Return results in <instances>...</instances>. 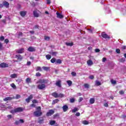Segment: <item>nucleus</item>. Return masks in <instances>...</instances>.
<instances>
[{
	"mask_svg": "<svg viewBox=\"0 0 126 126\" xmlns=\"http://www.w3.org/2000/svg\"><path fill=\"white\" fill-rule=\"evenodd\" d=\"M65 44L66 46H70V47L73 46V43L72 42H66Z\"/></svg>",
	"mask_w": 126,
	"mask_h": 126,
	"instance_id": "obj_26",
	"label": "nucleus"
},
{
	"mask_svg": "<svg viewBox=\"0 0 126 126\" xmlns=\"http://www.w3.org/2000/svg\"><path fill=\"white\" fill-rule=\"evenodd\" d=\"M78 111V108L75 107L73 109L71 110L72 113H75V112H77Z\"/></svg>",
	"mask_w": 126,
	"mask_h": 126,
	"instance_id": "obj_28",
	"label": "nucleus"
},
{
	"mask_svg": "<svg viewBox=\"0 0 126 126\" xmlns=\"http://www.w3.org/2000/svg\"><path fill=\"white\" fill-rule=\"evenodd\" d=\"M20 15L22 16V17H24L25 15H26L27 12L22 11L20 12Z\"/></svg>",
	"mask_w": 126,
	"mask_h": 126,
	"instance_id": "obj_18",
	"label": "nucleus"
},
{
	"mask_svg": "<svg viewBox=\"0 0 126 126\" xmlns=\"http://www.w3.org/2000/svg\"><path fill=\"white\" fill-rule=\"evenodd\" d=\"M51 55H52V56H57V55H58V53L57 52H52L51 53Z\"/></svg>",
	"mask_w": 126,
	"mask_h": 126,
	"instance_id": "obj_39",
	"label": "nucleus"
},
{
	"mask_svg": "<svg viewBox=\"0 0 126 126\" xmlns=\"http://www.w3.org/2000/svg\"><path fill=\"white\" fill-rule=\"evenodd\" d=\"M56 14L57 15L58 18H63V15H62L61 13H59L58 12L56 13Z\"/></svg>",
	"mask_w": 126,
	"mask_h": 126,
	"instance_id": "obj_15",
	"label": "nucleus"
},
{
	"mask_svg": "<svg viewBox=\"0 0 126 126\" xmlns=\"http://www.w3.org/2000/svg\"><path fill=\"white\" fill-rule=\"evenodd\" d=\"M50 68L49 67H46V66H42V69L44 70H48V69H49Z\"/></svg>",
	"mask_w": 126,
	"mask_h": 126,
	"instance_id": "obj_34",
	"label": "nucleus"
},
{
	"mask_svg": "<svg viewBox=\"0 0 126 126\" xmlns=\"http://www.w3.org/2000/svg\"><path fill=\"white\" fill-rule=\"evenodd\" d=\"M33 14L34 17H39L42 14V13L38 10L36 9L33 11Z\"/></svg>",
	"mask_w": 126,
	"mask_h": 126,
	"instance_id": "obj_2",
	"label": "nucleus"
},
{
	"mask_svg": "<svg viewBox=\"0 0 126 126\" xmlns=\"http://www.w3.org/2000/svg\"><path fill=\"white\" fill-rule=\"evenodd\" d=\"M95 85L96 86H100V85H101V82H99V81H96Z\"/></svg>",
	"mask_w": 126,
	"mask_h": 126,
	"instance_id": "obj_27",
	"label": "nucleus"
},
{
	"mask_svg": "<svg viewBox=\"0 0 126 126\" xmlns=\"http://www.w3.org/2000/svg\"><path fill=\"white\" fill-rule=\"evenodd\" d=\"M11 87H12V88H14V89H15L16 88V86H15L14 83L11 84Z\"/></svg>",
	"mask_w": 126,
	"mask_h": 126,
	"instance_id": "obj_40",
	"label": "nucleus"
},
{
	"mask_svg": "<svg viewBox=\"0 0 126 126\" xmlns=\"http://www.w3.org/2000/svg\"><path fill=\"white\" fill-rule=\"evenodd\" d=\"M101 36L102 38H104V39H110V36L108 35L105 32H102L101 33Z\"/></svg>",
	"mask_w": 126,
	"mask_h": 126,
	"instance_id": "obj_8",
	"label": "nucleus"
},
{
	"mask_svg": "<svg viewBox=\"0 0 126 126\" xmlns=\"http://www.w3.org/2000/svg\"><path fill=\"white\" fill-rule=\"evenodd\" d=\"M48 81V80L40 79L37 82V83H41V84H42V83H45V84H47Z\"/></svg>",
	"mask_w": 126,
	"mask_h": 126,
	"instance_id": "obj_6",
	"label": "nucleus"
},
{
	"mask_svg": "<svg viewBox=\"0 0 126 126\" xmlns=\"http://www.w3.org/2000/svg\"><path fill=\"white\" fill-rule=\"evenodd\" d=\"M46 58L47 60H51V59L52 58V56L48 54L46 55Z\"/></svg>",
	"mask_w": 126,
	"mask_h": 126,
	"instance_id": "obj_30",
	"label": "nucleus"
},
{
	"mask_svg": "<svg viewBox=\"0 0 126 126\" xmlns=\"http://www.w3.org/2000/svg\"><path fill=\"white\" fill-rule=\"evenodd\" d=\"M57 117H59V114H56L54 115V119H56V118H57Z\"/></svg>",
	"mask_w": 126,
	"mask_h": 126,
	"instance_id": "obj_54",
	"label": "nucleus"
},
{
	"mask_svg": "<svg viewBox=\"0 0 126 126\" xmlns=\"http://www.w3.org/2000/svg\"><path fill=\"white\" fill-rule=\"evenodd\" d=\"M71 74L72 76H76V73L75 72H72Z\"/></svg>",
	"mask_w": 126,
	"mask_h": 126,
	"instance_id": "obj_44",
	"label": "nucleus"
},
{
	"mask_svg": "<svg viewBox=\"0 0 126 126\" xmlns=\"http://www.w3.org/2000/svg\"><path fill=\"white\" fill-rule=\"evenodd\" d=\"M11 78H17V74H12L10 75Z\"/></svg>",
	"mask_w": 126,
	"mask_h": 126,
	"instance_id": "obj_21",
	"label": "nucleus"
},
{
	"mask_svg": "<svg viewBox=\"0 0 126 126\" xmlns=\"http://www.w3.org/2000/svg\"><path fill=\"white\" fill-rule=\"evenodd\" d=\"M27 65H31V62L29 61L27 63Z\"/></svg>",
	"mask_w": 126,
	"mask_h": 126,
	"instance_id": "obj_55",
	"label": "nucleus"
},
{
	"mask_svg": "<svg viewBox=\"0 0 126 126\" xmlns=\"http://www.w3.org/2000/svg\"><path fill=\"white\" fill-rule=\"evenodd\" d=\"M32 99H33V95L32 94H31L30 96L28 97V98L26 99V102H27V103H29Z\"/></svg>",
	"mask_w": 126,
	"mask_h": 126,
	"instance_id": "obj_10",
	"label": "nucleus"
},
{
	"mask_svg": "<svg viewBox=\"0 0 126 126\" xmlns=\"http://www.w3.org/2000/svg\"><path fill=\"white\" fill-rule=\"evenodd\" d=\"M11 100H12V98L10 97H5L3 99V101H11Z\"/></svg>",
	"mask_w": 126,
	"mask_h": 126,
	"instance_id": "obj_20",
	"label": "nucleus"
},
{
	"mask_svg": "<svg viewBox=\"0 0 126 126\" xmlns=\"http://www.w3.org/2000/svg\"><path fill=\"white\" fill-rule=\"evenodd\" d=\"M88 30L90 31V33H92L93 30H94V28L89 29Z\"/></svg>",
	"mask_w": 126,
	"mask_h": 126,
	"instance_id": "obj_48",
	"label": "nucleus"
},
{
	"mask_svg": "<svg viewBox=\"0 0 126 126\" xmlns=\"http://www.w3.org/2000/svg\"><path fill=\"white\" fill-rule=\"evenodd\" d=\"M44 39L46 40V41H49V40H50V37L45 36L44 37Z\"/></svg>",
	"mask_w": 126,
	"mask_h": 126,
	"instance_id": "obj_43",
	"label": "nucleus"
},
{
	"mask_svg": "<svg viewBox=\"0 0 126 126\" xmlns=\"http://www.w3.org/2000/svg\"><path fill=\"white\" fill-rule=\"evenodd\" d=\"M87 64L88 65H89L90 66H91V65H92L93 64V62L92 60H88L87 62Z\"/></svg>",
	"mask_w": 126,
	"mask_h": 126,
	"instance_id": "obj_16",
	"label": "nucleus"
},
{
	"mask_svg": "<svg viewBox=\"0 0 126 126\" xmlns=\"http://www.w3.org/2000/svg\"><path fill=\"white\" fill-rule=\"evenodd\" d=\"M116 52L117 53V54H120L121 53V50H120L119 49H117L116 50Z\"/></svg>",
	"mask_w": 126,
	"mask_h": 126,
	"instance_id": "obj_47",
	"label": "nucleus"
},
{
	"mask_svg": "<svg viewBox=\"0 0 126 126\" xmlns=\"http://www.w3.org/2000/svg\"><path fill=\"white\" fill-rule=\"evenodd\" d=\"M62 109L63 112H66V111L68 110V106H67L66 105H64L63 106Z\"/></svg>",
	"mask_w": 126,
	"mask_h": 126,
	"instance_id": "obj_11",
	"label": "nucleus"
},
{
	"mask_svg": "<svg viewBox=\"0 0 126 126\" xmlns=\"http://www.w3.org/2000/svg\"><path fill=\"white\" fill-rule=\"evenodd\" d=\"M119 94H121V95H124L125 94V91L124 90H121L119 92Z\"/></svg>",
	"mask_w": 126,
	"mask_h": 126,
	"instance_id": "obj_41",
	"label": "nucleus"
},
{
	"mask_svg": "<svg viewBox=\"0 0 126 126\" xmlns=\"http://www.w3.org/2000/svg\"><path fill=\"white\" fill-rule=\"evenodd\" d=\"M41 76V73H40L39 72H37L36 73V76L39 77Z\"/></svg>",
	"mask_w": 126,
	"mask_h": 126,
	"instance_id": "obj_49",
	"label": "nucleus"
},
{
	"mask_svg": "<svg viewBox=\"0 0 126 126\" xmlns=\"http://www.w3.org/2000/svg\"><path fill=\"white\" fill-rule=\"evenodd\" d=\"M36 111L33 112V114L35 117H40L42 115V112H41V107L38 106L36 108Z\"/></svg>",
	"mask_w": 126,
	"mask_h": 126,
	"instance_id": "obj_1",
	"label": "nucleus"
},
{
	"mask_svg": "<svg viewBox=\"0 0 126 126\" xmlns=\"http://www.w3.org/2000/svg\"><path fill=\"white\" fill-rule=\"evenodd\" d=\"M59 94L58 93L54 92L52 94V96L55 97V98H58Z\"/></svg>",
	"mask_w": 126,
	"mask_h": 126,
	"instance_id": "obj_19",
	"label": "nucleus"
},
{
	"mask_svg": "<svg viewBox=\"0 0 126 126\" xmlns=\"http://www.w3.org/2000/svg\"><path fill=\"white\" fill-rule=\"evenodd\" d=\"M120 62L121 63H124V62H126V59H125V58H122L120 60Z\"/></svg>",
	"mask_w": 126,
	"mask_h": 126,
	"instance_id": "obj_38",
	"label": "nucleus"
},
{
	"mask_svg": "<svg viewBox=\"0 0 126 126\" xmlns=\"http://www.w3.org/2000/svg\"><path fill=\"white\" fill-rule=\"evenodd\" d=\"M84 86L85 88H87V89H88V88H89V84H85L84 85Z\"/></svg>",
	"mask_w": 126,
	"mask_h": 126,
	"instance_id": "obj_37",
	"label": "nucleus"
},
{
	"mask_svg": "<svg viewBox=\"0 0 126 126\" xmlns=\"http://www.w3.org/2000/svg\"><path fill=\"white\" fill-rule=\"evenodd\" d=\"M3 6H5V7H6L7 8L9 6V3H8V2L5 1L3 2Z\"/></svg>",
	"mask_w": 126,
	"mask_h": 126,
	"instance_id": "obj_12",
	"label": "nucleus"
},
{
	"mask_svg": "<svg viewBox=\"0 0 126 126\" xmlns=\"http://www.w3.org/2000/svg\"><path fill=\"white\" fill-rule=\"evenodd\" d=\"M0 41H3V40H4V37H3V36H1V37H0Z\"/></svg>",
	"mask_w": 126,
	"mask_h": 126,
	"instance_id": "obj_57",
	"label": "nucleus"
},
{
	"mask_svg": "<svg viewBox=\"0 0 126 126\" xmlns=\"http://www.w3.org/2000/svg\"><path fill=\"white\" fill-rule=\"evenodd\" d=\"M36 71H42V68L40 66H37L35 68Z\"/></svg>",
	"mask_w": 126,
	"mask_h": 126,
	"instance_id": "obj_24",
	"label": "nucleus"
},
{
	"mask_svg": "<svg viewBox=\"0 0 126 126\" xmlns=\"http://www.w3.org/2000/svg\"><path fill=\"white\" fill-rule=\"evenodd\" d=\"M54 114H55V111L53 109H51L46 113V116L47 117H51V116L54 115Z\"/></svg>",
	"mask_w": 126,
	"mask_h": 126,
	"instance_id": "obj_3",
	"label": "nucleus"
},
{
	"mask_svg": "<svg viewBox=\"0 0 126 126\" xmlns=\"http://www.w3.org/2000/svg\"><path fill=\"white\" fill-rule=\"evenodd\" d=\"M28 51L29 52H35L36 51V48L33 46L29 47L28 48Z\"/></svg>",
	"mask_w": 126,
	"mask_h": 126,
	"instance_id": "obj_7",
	"label": "nucleus"
},
{
	"mask_svg": "<svg viewBox=\"0 0 126 126\" xmlns=\"http://www.w3.org/2000/svg\"><path fill=\"white\" fill-rule=\"evenodd\" d=\"M89 79H94V76L93 75H91L89 76Z\"/></svg>",
	"mask_w": 126,
	"mask_h": 126,
	"instance_id": "obj_51",
	"label": "nucleus"
},
{
	"mask_svg": "<svg viewBox=\"0 0 126 126\" xmlns=\"http://www.w3.org/2000/svg\"><path fill=\"white\" fill-rule=\"evenodd\" d=\"M82 100H83V98L82 97H80L79 99V102H80L82 101Z\"/></svg>",
	"mask_w": 126,
	"mask_h": 126,
	"instance_id": "obj_62",
	"label": "nucleus"
},
{
	"mask_svg": "<svg viewBox=\"0 0 126 126\" xmlns=\"http://www.w3.org/2000/svg\"><path fill=\"white\" fill-rule=\"evenodd\" d=\"M38 89H40V90H43V89H45L46 87V85L42 84H39L37 86Z\"/></svg>",
	"mask_w": 126,
	"mask_h": 126,
	"instance_id": "obj_5",
	"label": "nucleus"
},
{
	"mask_svg": "<svg viewBox=\"0 0 126 126\" xmlns=\"http://www.w3.org/2000/svg\"><path fill=\"white\" fill-rule=\"evenodd\" d=\"M111 82L112 84H113V85L117 84V81H116V80H111Z\"/></svg>",
	"mask_w": 126,
	"mask_h": 126,
	"instance_id": "obj_35",
	"label": "nucleus"
},
{
	"mask_svg": "<svg viewBox=\"0 0 126 126\" xmlns=\"http://www.w3.org/2000/svg\"><path fill=\"white\" fill-rule=\"evenodd\" d=\"M67 83L68 86H71V84H72V82L70 80L67 81Z\"/></svg>",
	"mask_w": 126,
	"mask_h": 126,
	"instance_id": "obj_31",
	"label": "nucleus"
},
{
	"mask_svg": "<svg viewBox=\"0 0 126 126\" xmlns=\"http://www.w3.org/2000/svg\"><path fill=\"white\" fill-rule=\"evenodd\" d=\"M21 97V96L19 94H17L16 96V99H19Z\"/></svg>",
	"mask_w": 126,
	"mask_h": 126,
	"instance_id": "obj_46",
	"label": "nucleus"
},
{
	"mask_svg": "<svg viewBox=\"0 0 126 126\" xmlns=\"http://www.w3.org/2000/svg\"><path fill=\"white\" fill-rule=\"evenodd\" d=\"M18 35L19 37H20V36H22V32H18Z\"/></svg>",
	"mask_w": 126,
	"mask_h": 126,
	"instance_id": "obj_59",
	"label": "nucleus"
},
{
	"mask_svg": "<svg viewBox=\"0 0 126 126\" xmlns=\"http://www.w3.org/2000/svg\"><path fill=\"white\" fill-rule=\"evenodd\" d=\"M56 63H60V64H61V63H62V60H60V59H58V60H56Z\"/></svg>",
	"mask_w": 126,
	"mask_h": 126,
	"instance_id": "obj_42",
	"label": "nucleus"
},
{
	"mask_svg": "<svg viewBox=\"0 0 126 126\" xmlns=\"http://www.w3.org/2000/svg\"><path fill=\"white\" fill-rule=\"evenodd\" d=\"M82 124H83V125H89V122L86 120H84L82 122Z\"/></svg>",
	"mask_w": 126,
	"mask_h": 126,
	"instance_id": "obj_33",
	"label": "nucleus"
},
{
	"mask_svg": "<svg viewBox=\"0 0 126 126\" xmlns=\"http://www.w3.org/2000/svg\"><path fill=\"white\" fill-rule=\"evenodd\" d=\"M12 117V116H11V115H8L7 116L8 119H11Z\"/></svg>",
	"mask_w": 126,
	"mask_h": 126,
	"instance_id": "obj_63",
	"label": "nucleus"
},
{
	"mask_svg": "<svg viewBox=\"0 0 126 126\" xmlns=\"http://www.w3.org/2000/svg\"><path fill=\"white\" fill-rule=\"evenodd\" d=\"M95 52L96 53H99V52H100V50H99V49H96L95 50Z\"/></svg>",
	"mask_w": 126,
	"mask_h": 126,
	"instance_id": "obj_60",
	"label": "nucleus"
},
{
	"mask_svg": "<svg viewBox=\"0 0 126 126\" xmlns=\"http://www.w3.org/2000/svg\"><path fill=\"white\" fill-rule=\"evenodd\" d=\"M76 116L77 117H79V116H80V113H79V112H77V113H76Z\"/></svg>",
	"mask_w": 126,
	"mask_h": 126,
	"instance_id": "obj_58",
	"label": "nucleus"
},
{
	"mask_svg": "<svg viewBox=\"0 0 126 126\" xmlns=\"http://www.w3.org/2000/svg\"><path fill=\"white\" fill-rule=\"evenodd\" d=\"M51 63H56V58H52L51 60Z\"/></svg>",
	"mask_w": 126,
	"mask_h": 126,
	"instance_id": "obj_36",
	"label": "nucleus"
},
{
	"mask_svg": "<svg viewBox=\"0 0 126 126\" xmlns=\"http://www.w3.org/2000/svg\"><path fill=\"white\" fill-rule=\"evenodd\" d=\"M0 107L2 108L6 109V107H5V105H3L2 104H1Z\"/></svg>",
	"mask_w": 126,
	"mask_h": 126,
	"instance_id": "obj_45",
	"label": "nucleus"
},
{
	"mask_svg": "<svg viewBox=\"0 0 126 126\" xmlns=\"http://www.w3.org/2000/svg\"><path fill=\"white\" fill-rule=\"evenodd\" d=\"M95 103V99L93 98H91L90 99V103L94 104Z\"/></svg>",
	"mask_w": 126,
	"mask_h": 126,
	"instance_id": "obj_22",
	"label": "nucleus"
},
{
	"mask_svg": "<svg viewBox=\"0 0 126 126\" xmlns=\"http://www.w3.org/2000/svg\"><path fill=\"white\" fill-rule=\"evenodd\" d=\"M23 111H24V108L23 107H18L15 109V112H16V113H20L23 112Z\"/></svg>",
	"mask_w": 126,
	"mask_h": 126,
	"instance_id": "obj_4",
	"label": "nucleus"
},
{
	"mask_svg": "<svg viewBox=\"0 0 126 126\" xmlns=\"http://www.w3.org/2000/svg\"><path fill=\"white\" fill-rule=\"evenodd\" d=\"M104 107H108V105L107 103H105L104 104Z\"/></svg>",
	"mask_w": 126,
	"mask_h": 126,
	"instance_id": "obj_64",
	"label": "nucleus"
},
{
	"mask_svg": "<svg viewBox=\"0 0 126 126\" xmlns=\"http://www.w3.org/2000/svg\"><path fill=\"white\" fill-rule=\"evenodd\" d=\"M61 83H62V81L59 80L57 81L56 83V86H58V87H62V85Z\"/></svg>",
	"mask_w": 126,
	"mask_h": 126,
	"instance_id": "obj_14",
	"label": "nucleus"
},
{
	"mask_svg": "<svg viewBox=\"0 0 126 126\" xmlns=\"http://www.w3.org/2000/svg\"><path fill=\"white\" fill-rule=\"evenodd\" d=\"M107 61V59L106 58H103L102 59V63H105Z\"/></svg>",
	"mask_w": 126,
	"mask_h": 126,
	"instance_id": "obj_53",
	"label": "nucleus"
},
{
	"mask_svg": "<svg viewBox=\"0 0 126 126\" xmlns=\"http://www.w3.org/2000/svg\"><path fill=\"white\" fill-rule=\"evenodd\" d=\"M64 97V94H58V98H63Z\"/></svg>",
	"mask_w": 126,
	"mask_h": 126,
	"instance_id": "obj_32",
	"label": "nucleus"
},
{
	"mask_svg": "<svg viewBox=\"0 0 126 126\" xmlns=\"http://www.w3.org/2000/svg\"><path fill=\"white\" fill-rule=\"evenodd\" d=\"M47 4H50V3H51V0H47Z\"/></svg>",
	"mask_w": 126,
	"mask_h": 126,
	"instance_id": "obj_61",
	"label": "nucleus"
},
{
	"mask_svg": "<svg viewBox=\"0 0 126 126\" xmlns=\"http://www.w3.org/2000/svg\"><path fill=\"white\" fill-rule=\"evenodd\" d=\"M26 82L28 84H29V83H31V79L30 78H27L26 80Z\"/></svg>",
	"mask_w": 126,
	"mask_h": 126,
	"instance_id": "obj_23",
	"label": "nucleus"
},
{
	"mask_svg": "<svg viewBox=\"0 0 126 126\" xmlns=\"http://www.w3.org/2000/svg\"><path fill=\"white\" fill-rule=\"evenodd\" d=\"M19 122L21 123V124H23L24 123V121L23 119H20L19 120Z\"/></svg>",
	"mask_w": 126,
	"mask_h": 126,
	"instance_id": "obj_56",
	"label": "nucleus"
},
{
	"mask_svg": "<svg viewBox=\"0 0 126 126\" xmlns=\"http://www.w3.org/2000/svg\"><path fill=\"white\" fill-rule=\"evenodd\" d=\"M32 103H33V104H36V103H38V101H37V100L36 99H34L32 100Z\"/></svg>",
	"mask_w": 126,
	"mask_h": 126,
	"instance_id": "obj_50",
	"label": "nucleus"
},
{
	"mask_svg": "<svg viewBox=\"0 0 126 126\" xmlns=\"http://www.w3.org/2000/svg\"><path fill=\"white\" fill-rule=\"evenodd\" d=\"M16 59H17V60H19L20 61H21L22 60L23 58L22 56H21V55H16Z\"/></svg>",
	"mask_w": 126,
	"mask_h": 126,
	"instance_id": "obj_17",
	"label": "nucleus"
},
{
	"mask_svg": "<svg viewBox=\"0 0 126 126\" xmlns=\"http://www.w3.org/2000/svg\"><path fill=\"white\" fill-rule=\"evenodd\" d=\"M16 53L17 54H22L24 53V48H20L16 50Z\"/></svg>",
	"mask_w": 126,
	"mask_h": 126,
	"instance_id": "obj_9",
	"label": "nucleus"
},
{
	"mask_svg": "<svg viewBox=\"0 0 126 126\" xmlns=\"http://www.w3.org/2000/svg\"><path fill=\"white\" fill-rule=\"evenodd\" d=\"M59 101H60V100H59L58 99H56L55 100H54L52 102V104L55 105V104L58 103Z\"/></svg>",
	"mask_w": 126,
	"mask_h": 126,
	"instance_id": "obj_25",
	"label": "nucleus"
},
{
	"mask_svg": "<svg viewBox=\"0 0 126 126\" xmlns=\"http://www.w3.org/2000/svg\"><path fill=\"white\" fill-rule=\"evenodd\" d=\"M55 124H56V121L54 120L51 121L50 122V125H51V126H54V125H55Z\"/></svg>",
	"mask_w": 126,
	"mask_h": 126,
	"instance_id": "obj_29",
	"label": "nucleus"
},
{
	"mask_svg": "<svg viewBox=\"0 0 126 126\" xmlns=\"http://www.w3.org/2000/svg\"><path fill=\"white\" fill-rule=\"evenodd\" d=\"M0 66L1 67H8V64L6 63H2L0 64Z\"/></svg>",
	"mask_w": 126,
	"mask_h": 126,
	"instance_id": "obj_13",
	"label": "nucleus"
},
{
	"mask_svg": "<svg viewBox=\"0 0 126 126\" xmlns=\"http://www.w3.org/2000/svg\"><path fill=\"white\" fill-rule=\"evenodd\" d=\"M70 103H74V98L70 99Z\"/></svg>",
	"mask_w": 126,
	"mask_h": 126,
	"instance_id": "obj_52",
	"label": "nucleus"
}]
</instances>
